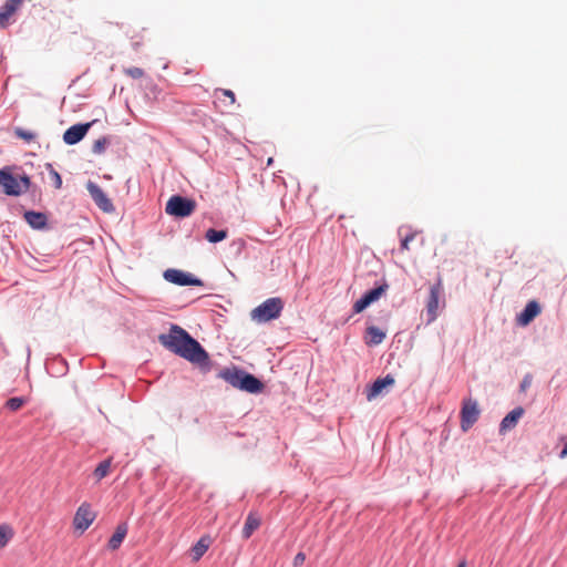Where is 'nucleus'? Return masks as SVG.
Wrapping results in <instances>:
<instances>
[{"label": "nucleus", "instance_id": "1", "mask_svg": "<svg viewBox=\"0 0 567 567\" xmlns=\"http://www.w3.org/2000/svg\"><path fill=\"white\" fill-rule=\"evenodd\" d=\"M158 341L165 349L196 365L202 373L212 371L214 362L209 353L178 324H171L168 333H161Z\"/></svg>", "mask_w": 567, "mask_h": 567}, {"label": "nucleus", "instance_id": "2", "mask_svg": "<svg viewBox=\"0 0 567 567\" xmlns=\"http://www.w3.org/2000/svg\"><path fill=\"white\" fill-rule=\"evenodd\" d=\"M217 378L223 379L234 389L249 394L262 393L266 388L259 378L235 364L221 369Z\"/></svg>", "mask_w": 567, "mask_h": 567}, {"label": "nucleus", "instance_id": "3", "mask_svg": "<svg viewBox=\"0 0 567 567\" xmlns=\"http://www.w3.org/2000/svg\"><path fill=\"white\" fill-rule=\"evenodd\" d=\"M285 303L281 298H268L250 312L252 320L264 323L278 319L284 310Z\"/></svg>", "mask_w": 567, "mask_h": 567}, {"label": "nucleus", "instance_id": "4", "mask_svg": "<svg viewBox=\"0 0 567 567\" xmlns=\"http://www.w3.org/2000/svg\"><path fill=\"white\" fill-rule=\"evenodd\" d=\"M196 207L197 203L195 199L182 195H173L166 203L165 212L169 216L182 219L193 215Z\"/></svg>", "mask_w": 567, "mask_h": 567}, {"label": "nucleus", "instance_id": "5", "mask_svg": "<svg viewBox=\"0 0 567 567\" xmlns=\"http://www.w3.org/2000/svg\"><path fill=\"white\" fill-rule=\"evenodd\" d=\"M389 289V284L385 278L375 282V286L367 290L352 307L353 313H360L365 310L373 302L378 301Z\"/></svg>", "mask_w": 567, "mask_h": 567}, {"label": "nucleus", "instance_id": "6", "mask_svg": "<svg viewBox=\"0 0 567 567\" xmlns=\"http://www.w3.org/2000/svg\"><path fill=\"white\" fill-rule=\"evenodd\" d=\"M441 302L442 306L445 305L442 278L439 276L436 282L430 287L426 301V316L429 323L433 322L437 318Z\"/></svg>", "mask_w": 567, "mask_h": 567}, {"label": "nucleus", "instance_id": "7", "mask_svg": "<svg viewBox=\"0 0 567 567\" xmlns=\"http://www.w3.org/2000/svg\"><path fill=\"white\" fill-rule=\"evenodd\" d=\"M166 281L179 287L196 286L202 287L204 282L200 278L194 276L192 272L184 271L176 268H168L163 272Z\"/></svg>", "mask_w": 567, "mask_h": 567}, {"label": "nucleus", "instance_id": "8", "mask_svg": "<svg viewBox=\"0 0 567 567\" xmlns=\"http://www.w3.org/2000/svg\"><path fill=\"white\" fill-rule=\"evenodd\" d=\"M461 429L467 432L478 420L481 411L475 400L467 399L462 403L461 409Z\"/></svg>", "mask_w": 567, "mask_h": 567}, {"label": "nucleus", "instance_id": "9", "mask_svg": "<svg viewBox=\"0 0 567 567\" xmlns=\"http://www.w3.org/2000/svg\"><path fill=\"white\" fill-rule=\"evenodd\" d=\"M0 186H2L3 193L7 196L17 197L23 193L18 177L12 174L11 167L9 166H4L0 169Z\"/></svg>", "mask_w": 567, "mask_h": 567}, {"label": "nucleus", "instance_id": "10", "mask_svg": "<svg viewBox=\"0 0 567 567\" xmlns=\"http://www.w3.org/2000/svg\"><path fill=\"white\" fill-rule=\"evenodd\" d=\"M86 189L95 205L104 213H113L115 207L105 192L94 182L86 183Z\"/></svg>", "mask_w": 567, "mask_h": 567}, {"label": "nucleus", "instance_id": "11", "mask_svg": "<svg viewBox=\"0 0 567 567\" xmlns=\"http://www.w3.org/2000/svg\"><path fill=\"white\" fill-rule=\"evenodd\" d=\"M96 514L91 509V505L86 502L82 503L76 509L73 517V526L75 529L85 532L94 522Z\"/></svg>", "mask_w": 567, "mask_h": 567}, {"label": "nucleus", "instance_id": "12", "mask_svg": "<svg viewBox=\"0 0 567 567\" xmlns=\"http://www.w3.org/2000/svg\"><path fill=\"white\" fill-rule=\"evenodd\" d=\"M96 122V120H93L92 122L87 123H76L74 125H71L69 128L65 130L63 133V142L66 145H75L79 142H81L85 135L87 134L91 126Z\"/></svg>", "mask_w": 567, "mask_h": 567}, {"label": "nucleus", "instance_id": "13", "mask_svg": "<svg viewBox=\"0 0 567 567\" xmlns=\"http://www.w3.org/2000/svg\"><path fill=\"white\" fill-rule=\"evenodd\" d=\"M540 311L542 307L538 301H528L516 317L517 324L522 327L528 326L540 313Z\"/></svg>", "mask_w": 567, "mask_h": 567}, {"label": "nucleus", "instance_id": "14", "mask_svg": "<svg viewBox=\"0 0 567 567\" xmlns=\"http://www.w3.org/2000/svg\"><path fill=\"white\" fill-rule=\"evenodd\" d=\"M394 383L395 380L391 374H386L383 378H378L367 388V399L369 401L375 399L382 394L385 389L392 386Z\"/></svg>", "mask_w": 567, "mask_h": 567}, {"label": "nucleus", "instance_id": "15", "mask_svg": "<svg viewBox=\"0 0 567 567\" xmlns=\"http://www.w3.org/2000/svg\"><path fill=\"white\" fill-rule=\"evenodd\" d=\"M23 218L32 229H35V230L49 229L48 216L45 213L35 212V210H25L23 214Z\"/></svg>", "mask_w": 567, "mask_h": 567}, {"label": "nucleus", "instance_id": "16", "mask_svg": "<svg viewBox=\"0 0 567 567\" xmlns=\"http://www.w3.org/2000/svg\"><path fill=\"white\" fill-rule=\"evenodd\" d=\"M524 412L525 411L522 406H516L515 409L509 411L501 421L498 429L499 434H505L506 432L513 430L517 425Z\"/></svg>", "mask_w": 567, "mask_h": 567}, {"label": "nucleus", "instance_id": "17", "mask_svg": "<svg viewBox=\"0 0 567 567\" xmlns=\"http://www.w3.org/2000/svg\"><path fill=\"white\" fill-rule=\"evenodd\" d=\"M45 368H47V371L52 377H56V378L65 375L69 371V364H68L66 360L61 355H56V357L48 360Z\"/></svg>", "mask_w": 567, "mask_h": 567}, {"label": "nucleus", "instance_id": "18", "mask_svg": "<svg viewBox=\"0 0 567 567\" xmlns=\"http://www.w3.org/2000/svg\"><path fill=\"white\" fill-rule=\"evenodd\" d=\"M385 337V331H383L377 326L371 324L365 328L363 340L368 347H375L382 343Z\"/></svg>", "mask_w": 567, "mask_h": 567}, {"label": "nucleus", "instance_id": "19", "mask_svg": "<svg viewBox=\"0 0 567 567\" xmlns=\"http://www.w3.org/2000/svg\"><path fill=\"white\" fill-rule=\"evenodd\" d=\"M24 0H6L0 8V27L6 28L9 24L11 16L21 7Z\"/></svg>", "mask_w": 567, "mask_h": 567}, {"label": "nucleus", "instance_id": "20", "mask_svg": "<svg viewBox=\"0 0 567 567\" xmlns=\"http://www.w3.org/2000/svg\"><path fill=\"white\" fill-rule=\"evenodd\" d=\"M188 114L190 123L202 125L207 130L215 125V120L200 109L193 107Z\"/></svg>", "mask_w": 567, "mask_h": 567}, {"label": "nucleus", "instance_id": "21", "mask_svg": "<svg viewBox=\"0 0 567 567\" xmlns=\"http://www.w3.org/2000/svg\"><path fill=\"white\" fill-rule=\"evenodd\" d=\"M127 532H128L127 523L126 522L120 523L116 526L114 534L111 536V538L107 542V548L110 550L118 549L121 547L124 538L126 537Z\"/></svg>", "mask_w": 567, "mask_h": 567}, {"label": "nucleus", "instance_id": "22", "mask_svg": "<svg viewBox=\"0 0 567 567\" xmlns=\"http://www.w3.org/2000/svg\"><path fill=\"white\" fill-rule=\"evenodd\" d=\"M18 181L23 189V193L24 192H30L31 196L33 198L35 197H39L41 196V189L37 186V185H33L32 182H31V178L29 175H27L25 173L21 174V175H18Z\"/></svg>", "mask_w": 567, "mask_h": 567}, {"label": "nucleus", "instance_id": "23", "mask_svg": "<svg viewBox=\"0 0 567 567\" xmlns=\"http://www.w3.org/2000/svg\"><path fill=\"white\" fill-rule=\"evenodd\" d=\"M209 547V538L202 537L192 547L190 554L194 561L199 560Z\"/></svg>", "mask_w": 567, "mask_h": 567}, {"label": "nucleus", "instance_id": "24", "mask_svg": "<svg viewBox=\"0 0 567 567\" xmlns=\"http://www.w3.org/2000/svg\"><path fill=\"white\" fill-rule=\"evenodd\" d=\"M260 519L257 518L254 514H248L245 525L243 527L241 536L244 539H248L252 533L259 527Z\"/></svg>", "mask_w": 567, "mask_h": 567}, {"label": "nucleus", "instance_id": "25", "mask_svg": "<svg viewBox=\"0 0 567 567\" xmlns=\"http://www.w3.org/2000/svg\"><path fill=\"white\" fill-rule=\"evenodd\" d=\"M228 237V230L227 229H215L209 228L205 233V239L209 241L210 244H217L223 240H225Z\"/></svg>", "mask_w": 567, "mask_h": 567}, {"label": "nucleus", "instance_id": "26", "mask_svg": "<svg viewBox=\"0 0 567 567\" xmlns=\"http://www.w3.org/2000/svg\"><path fill=\"white\" fill-rule=\"evenodd\" d=\"M13 135L17 138L23 140L28 144H30L37 140V133H34L32 131H28L20 126H16L13 128Z\"/></svg>", "mask_w": 567, "mask_h": 567}, {"label": "nucleus", "instance_id": "27", "mask_svg": "<svg viewBox=\"0 0 567 567\" xmlns=\"http://www.w3.org/2000/svg\"><path fill=\"white\" fill-rule=\"evenodd\" d=\"M111 463H112L111 458H106L99 463V465L95 467V470L93 472V475L97 481H101L102 478L107 476V474L110 472Z\"/></svg>", "mask_w": 567, "mask_h": 567}, {"label": "nucleus", "instance_id": "28", "mask_svg": "<svg viewBox=\"0 0 567 567\" xmlns=\"http://www.w3.org/2000/svg\"><path fill=\"white\" fill-rule=\"evenodd\" d=\"M14 532L13 528L8 524L0 525V548H3L8 545V543L13 537Z\"/></svg>", "mask_w": 567, "mask_h": 567}, {"label": "nucleus", "instance_id": "29", "mask_svg": "<svg viewBox=\"0 0 567 567\" xmlns=\"http://www.w3.org/2000/svg\"><path fill=\"white\" fill-rule=\"evenodd\" d=\"M111 141L107 136H102L94 141L92 145V153L101 155L105 152L106 146L110 145Z\"/></svg>", "mask_w": 567, "mask_h": 567}, {"label": "nucleus", "instance_id": "30", "mask_svg": "<svg viewBox=\"0 0 567 567\" xmlns=\"http://www.w3.org/2000/svg\"><path fill=\"white\" fill-rule=\"evenodd\" d=\"M45 166H47V169L49 171V175L53 182L54 188L60 189L62 187L61 175L59 174L58 171H55V168L53 167V165L51 163H48Z\"/></svg>", "mask_w": 567, "mask_h": 567}, {"label": "nucleus", "instance_id": "31", "mask_svg": "<svg viewBox=\"0 0 567 567\" xmlns=\"http://www.w3.org/2000/svg\"><path fill=\"white\" fill-rule=\"evenodd\" d=\"M25 400L21 396H13V398H10L7 402H6V406L10 410V411H18L23 404H24Z\"/></svg>", "mask_w": 567, "mask_h": 567}, {"label": "nucleus", "instance_id": "32", "mask_svg": "<svg viewBox=\"0 0 567 567\" xmlns=\"http://www.w3.org/2000/svg\"><path fill=\"white\" fill-rule=\"evenodd\" d=\"M215 95L220 99V96H225V97H228L229 99V103L227 104L228 105H233L236 101V97H235V93L231 91V90H228V89H216L215 90Z\"/></svg>", "mask_w": 567, "mask_h": 567}, {"label": "nucleus", "instance_id": "33", "mask_svg": "<svg viewBox=\"0 0 567 567\" xmlns=\"http://www.w3.org/2000/svg\"><path fill=\"white\" fill-rule=\"evenodd\" d=\"M124 73L132 79H141L144 76L145 72L142 68L138 66H131L127 69H124Z\"/></svg>", "mask_w": 567, "mask_h": 567}, {"label": "nucleus", "instance_id": "34", "mask_svg": "<svg viewBox=\"0 0 567 567\" xmlns=\"http://www.w3.org/2000/svg\"><path fill=\"white\" fill-rule=\"evenodd\" d=\"M416 236V233L415 231H410L409 234H406L402 239H401V243H400V249L401 250H409L410 247H409V244L414 240Z\"/></svg>", "mask_w": 567, "mask_h": 567}, {"label": "nucleus", "instance_id": "35", "mask_svg": "<svg viewBox=\"0 0 567 567\" xmlns=\"http://www.w3.org/2000/svg\"><path fill=\"white\" fill-rule=\"evenodd\" d=\"M305 560H306V554L302 551H299L295 556L292 565H293V567H300L301 565H303Z\"/></svg>", "mask_w": 567, "mask_h": 567}, {"label": "nucleus", "instance_id": "36", "mask_svg": "<svg viewBox=\"0 0 567 567\" xmlns=\"http://www.w3.org/2000/svg\"><path fill=\"white\" fill-rule=\"evenodd\" d=\"M560 442H561V450L559 452V457L564 458L567 456V441L565 440V437H561Z\"/></svg>", "mask_w": 567, "mask_h": 567}, {"label": "nucleus", "instance_id": "37", "mask_svg": "<svg viewBox=\"0 0 567 567\" xmlns=\"http://www.w3.org/2000/svg\"><path fill=\"white\" fill-rule=\"evenodd\" d=\"M529 385H530V375H525L523 381L520 382V390L524 391Z\"/></svg>", "mask_w": 567, "mask_h": 567}, {"label": "nucleus", "instance_id": "38", "mask_svg": "<svg viewBox=\"0 0 567 567\" xmlns=\"http://www.w3.org/2000/svg\"><path fill=\"white\" fill-rule=\"evenodd\" d=\"M131 44L133 50L137 52L140 48L143 45V42L141 40H133Z\"/></svg>", "mask_w": 567, "mask_h": 567}, {"label": "nucleus", "instance_id": "39", "mask_svg": "<svg viewBox=\"0 0 567 567\" xmlns=\"http://www.w3.org/2000/svg\"><path fill=\"white\" fill-rule=\"evenodd\" d=\"M457 567H465V563H461Z\"/></svg>", "mask_w": 567, "mask_h": 567}]
</instances>
